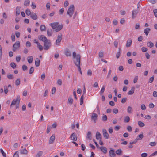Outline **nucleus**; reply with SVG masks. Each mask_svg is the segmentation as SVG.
Returning <instances> with one entry per match:
<instances>
[{"label": "nucleus", "instance_id": "58", "mask_svg": "<svg viewBox=\"0 0 157 157\" xmlns=\"http://www.w3.org/2000/svg\"><path fill=\"white\" fill-rule=\"evenodd\" d=\"M141 108L143 110H144L146 109V106L144 104H142L141 106Z\"/></svg>", "mask_w": 157, "mask_h": 157}, {"label": "nucleus", "instance_id": "18", "mask_svg": "<svg viewBox=\"0 0 157 157\" xmlns=\"http://www.w3.org/2000/svg\"><path fill=\"white\" fill-rule=\"evenodd\" d=\"M64 54L67 56H71V52L67 49L65 50Z\"/></svg>", "mask_w": 157, "mask_h": 157}, {"label": "nucleus", "instance_id": "54", "mask_svg": "<svg viewBox=\"0 0 157 157\" xmlns=\"http://www.w3.org/2000/svg\"><path fill=\"white\" fill-rule=\"evenodd\" d=\"M138 79V77L137 76H136L135 78H134V80H133V82L134 83H136L137 82Z\"/></svg>", "mask_w": 157, "mask_h": 157}, {"label": "nucleus", "instance_id": "43", "mask_svg": "<svg viewBox=\"0 0 157 157\" xmlns=\"http://www.w3.org/2000/svg\"><path fill=\"white\" fill-rule=\"evenodd\" d=\"M73 100L72 98L69 97L68 99V103L71 104H72Z\"/></svg>", "mask_w": 157, "mask_h": 157}, {"label": "nucleus", "instance_id": "30", "mask_svg": "<svg viewBox=\"0 0 157 157\" xmlns=\"http://www.w3.org/2000/svg\"><path fill=\"white\" fill-rule=\"evenodd\" d=\"M147 45L148 47L150 48L153 47L154 46V44L151 42H147Z\"/></svg>", "mask_w": 157, "mask_h": 157}, {"label": "nucleus", "instance_id": "61", "mask_svg": "<svg viewBox=\"0 0 157 157\" xmlns=\"http://www.w3.org/2000/svg\"><path fill=\"white\" fill-rule=\"evenodd\" d=\"M45 77V73H43L42 74L41 76V78L42 80H44Z\"/></svg>", "mask_w": 157, "mask_h": 157}, {"label": "nucleus", "instance_id": "11", "mask_svg": "<svg viewBox=\"0 0 157 157\" xmlns=\"http://www.w3.org/2000/svg\"><path fill=\"white\" fill-rule=\"evenodd\" d=\"M109 155L110 157H115L116 154L114 150L111 149L109 151Z\"/></svg>", "mask_w": 157, "mask_h": 157}, {"label": "nucleus", "instance_id": "28", "mask_svg": "<svg viewBox=\"0 0 157 157\" xmlns=\"http://www.w3.org/2000/svg\"><path fill=\"white\" fill-rule=\"evenodd\" d=\"M135 90V87H132L131 90L129 91L128 93V95H132V94L134 92Z\"/></svg>", "mask_w": 157, "mask_h": 157}, {"label": "nucleus", "instance_id": "63", "mask_svg": "<svg viewBox=\"0 0 157 157\" xmlns=\"http://www.w3.org/2000/svg\"><path fill=\"white\" fill-rule=\"evenodd\" d=\"M15 35H16V37L17 38H18L20 36V33L19 32H15Z\"/></svg>", "mask_w": 157, "mask_h": 157}, {"label": "nucleus", "instance_id": "39", "mask_svg": "<svg viewBox=\"0 0 157 157\" xmlns=\"http://www.w3.org/2000/svg\"><path fill=\"white\" fill-rule=\"evenodd\" d=\"M130 117H129L127 116L125 117L124 119V122H128L130 121Z\"/></svg>", "mask_w": 157, "mask_h": 157}, {"label": "nucleus", "instance_id": "31", "mask_svg": "<svg viewBox=\"0 0 157 157\" xmlns=\"http://www.w3.org/2000/svg\"><path fill=\"white\" fill-rule=\"evenodd\" d=\"M7 76L8 78L9 79H13L14 78V77L13 75L10 74H8Z\"/></svg>", "mask_w": 157, "mask_h": 157}, {"label": "nucleus", "instance_id": "64", "mask_svg": "<svg viewBox=\"0 0 157 157\" xmlns=\"http://www.w3.org/2000/svg\"><path fill=\"white\" fill-rule=\"evenodd\" d=\"M155 16L157 17V9H155L153 11Z\"/></svg>", "mask_w": 157, "mask_h": 157}, {"label": "nucleus", "instance_id": "59", "mask_svg": "<svg viewBox=\"0 0 157 157\" xmlns=\"http://www.w3.org/2000/svg\"><path fill=\"white\" fill-rule=\"evenodd\" d=\"M68 4H69L67 0L65 1L64 2V7H67L68 6Z\"/></svg>", "mask_w": 157, "mask_h": 157}, {"label": "nucleus", "instance_id": "49", "mask_svg": "<svg viewBox=\"0 0 157 157\" xmlns=\"http://www.w3.org/2000/svg\"><path fill=\"white\" fill-rule=\"evenodd\" d=\"M154 79V76H153L149 78L148 82L149 83H151L153 81Z\"/></svg>", "mask_w": 157, "mask_h": 157}, {"label": "nucleus", "instance_id": "7", "mask_svg": "<svg viewBox=\"0 0 157 157\" xmlns=\"http://www.w3.org/2000/svg\"><path fill=\"white\" fill-rule=\"evenodd\" d=\"M38 38L40 40L44 42L47 41L48 40L47 38L43 35H39L38 36Z\"/></svg>", "mask_w": 157, "mask_h": 157}, {"label": "nucleus", "instance_id": "33", "mask_svg": "<svg viewBox=\"0 0 157 157\" xmlns=\"http://www.w3.org/2000/svg\"><path fill=\"white\" fill-rule=\"evenodd\" d=\"M30 1L29 0H25L24 2V5L25 6H28L30 4Z\"/></svg>", "mask_w": 157, "mask_h": 157}, {"label": "nucleus", "instance_id": "1", "mask_svg": "<svg viewBox=\"0 0 157 157\" xmlns=\"http://www.w3.org/2000/svg\"><path fill=\"white\" fill-rule=\"evenodd\" d=\"M50 26L56 32H58L62 29L63 25L62 24L59 25L58 22H55L50 24Z\"/></svg>", "mask_w": 157, "mask_h": 157}, {"label": "nucleus", "instance_id": "26", "mask_svg": "<svg viewBox=\"0 0 157 157\" xmlns=\"http://www.w3.org/2000/svg\"><path fill=\"white\" fill-rule=\"evenodd\" d=\"M35 65L36 67H38L40 65V60L39 59L37 58L35 60Z\"/></svg>", "mask_w": 157, "mask_h": 157}, {"label": "nucleus", "instance_id": "48", "mask_svg": "<svg viewBox=\"0 0 157 157\" xmlns=\"http://www.w3.org/2000/svg\"><path fill=\"white\" fill-rule=\"evenodd\" d=\"M64 10V9L63 8H62L61 9H60L59 11V14H63Z\"/></svg>", "mask_w": 157, "mask_h": 157}, {"label": "nucleus", "instance_id": "24", "mask_svg": "<svg viewBox=\"0 0 157 157\" xmlns=\"http://www.w3.org/2000/svg\"><path fill=\"white\" fill-rule=\"evenodd\" d=\"M150 30L151 29L149 28H147L144 29V32L146 36H147Z\"/></svg>", "mask_w": 157, "mask_h": 157}, {"label": "nucleus", "instance_id": "21", "mask_svg": "<svg viewBox=\"0 0 157 157\" xmlns=\"http://www.w3.org/2000/svg\"><path fill=\"white\" fill-rule=\"evenodd\" d=\"M95 137L97 140L101 139V135L98 132H96Z\"/></svg>", "mask_w": 157, "mask_h": 157}, {"label": "nucleus", "instance_id": "42", "mask_svg": "<svg viewBox=\"0 0 157 157\" xmlns=\"http://www.w3.org/2000/svg\"><path fill=\"white\" fill-rule=\"evenodd\" d=\"M122 153V151L121 149H119L116 151V154L117 155H120Z\"/></svg>", "mask_w": 157, "mask_h": 157}, {"label": "nucleus", "instance_id": "32", "mask_svg": "<svg viewBox=\"0 0 157 157\" xmlns=\"http://www.w3.org/2000/svg\"><path fill=\"white\" fill-rule=\"evenodd\" d=\"M133 109L132 107L128 106L127 108V112L129 113H132Z\"/></svg>", "mask_w": 157, "mask_h": 157}, {"label": "nucleus", "instance_id": "22", "mask_svg": "<svg viewBox=\"0 0 157 157\" xmlns=\"http://www.w3.org/2000/svg\"><path fill=\"white\" fill-rule=\"evenodd\" d=\"M52 31L51 29H49L47 30V35L49 36H51L52 34Z\"/></svg>", "mask_w": 157, "mask_h": 157}, {"label": "nucleus", "instance_id": "13", "mask_svg": "<svg viewBox=\"0 0 157 157\" xmlns=\"http://www.w3.org/2000/svg\"><path fill=\"white\" fill-rule=\"evenodd\" d=\"M55 139V136L54 135H52L51 136L49 139V144H51L53 143Z\"/></svg>", "mask_w": 157, "mask_h": 157}, {"label": "nucleus", "instance_id": "62", "mask_svg": "<svg viewBox=\"0 0 157 157\" xmlns=\"http://www.w3.org/2000/svg\"><path fill=\"white\" fill-rule=\"evenodd\" d=\"M113 112L114 114H117L118 113V110L117 109L114 108L113 109Z\"/></svg>", "mask_w": 157, "mask_h": 157}, {"label": "nucleus", "instance_id": "16", "mask_svg": "<svg viewBox=\"0 0 157 157\" xmlns=\"http://www.w3.org/2000/svg\"><path fill=\"white\" fill-rule=\"evenodd\" d=\"M138 10H133L132 11V18H135L136 17V16L137 14V13H138Z\"/></svg>", "mask_w": 157, "mask_h": 157}, {"label": "nucleus", "instance_id": "46", "mask_svg": "<svg viewBox=\"0 0 157 157\" xmlns=\"http://www.w3.org/2000/svg\"><path fill=\"white\" fill-rule=\"evenodd\" d=\"M83 103V95L81 96L80 99V105H82Z\"/></svg>", "mask_w": 157, "mask_h": 157}, {"label": "nucleus", "instance_id": "38", "mask_svg": "<svg viewBox=\"0 0 157 157\" xmlns=\"http://www.w3.org/2000/svg\"><path fill=\"white\" fill-rule=\"evenodd\" d=\"M138 124L140 127H144L145 124L144 123L141 121H139L138 122Z\"/></svg>", "mask_w": 157, "mask_h": 157}, {"label": "nucleus", "instance_id": "19", "mask_svg": "<svg viewBox=\"0 0 157 157\" xmlns=\"http://www.w3.org/2000/svg\"><path fill=\"white\" fill-rule=\"evenodd\" d=\"M27 60L29 63H31L33 60V57L32 56H28L27 58Z\"/></svg>", "mask_w": 157, "mask_h": 157}, {"label": "nucleus", "instance_id": "20", "mask_svg": "<svg viewBox=\"0 0 157 157\" xmlns=\"http://www.w3.org/2000/svg\"><path fill=\"white\" fill-rule=\"evenodd\" d=\"M18 101L17 100V97L16 99H14L12 101L10 105V107H12L13 105L17 104V102Z\"/></svg>", "mask_w": 157, "mask_h": 157}, {"label": "nucleus", "instance_id": "17", "mask_svg": "<svg viewBox=\"0 0 157 157\" xmlns=\"http://www.w3.org/2000/svg\"><path fill=\"white\" fill-rule=\"evenodd\" d=\"M20 152L21 154L26 155L28 153V151L25 148L20 150Z\"/></svg>", "mask_w": 157, "mask_h": 157}, {"label": "nucleus", "instance_id": "3", "mask_svg": "<svg viewBox=\"0 0 157 157\" xmlns=\"http://www.w3.org/2000/svg\"><path fill=\"white\" fill-rule=\"evenodd\" d=\"M75 7L73 5H71L68 9L67 14L70 17H71L73 14Z\"/></svg>", "mask_w": 157, "mask_h": 157}, {"label": "nucleus", "instance_id": "27", "mask_svg": "<svg viewBox=\"0 0 157 157\" xmlns=\"http://www.w3.org/2000/svg\"><path fill=\"white\" fill-rule=\"evenodd\" d=\"M17 100L18 101L17 102V104H16V109H17L19 107V105L20 103V98L19 96H17Z\"/></svg>", "mask_w": 157, "mask_h": 157}, {"label": "nucleus", "instance_id": "35", "mask_svg": "<svg viewBox=\"0 0 157 157\" xmlns=\"http://www.w3.org/2000/svg\"><path fill=\"white\" fill-rule=\"evenodd\" d=\"M25 13L28 16L31 15L32 13L30 10L29 9H27L26 10Z\"/></svg>", "mask_w": 157, "mask_h": 157}, {"label": "nucleus", "instance_id": "37", "mask_svg": "<svg viewBox=\"0 0 157 157\" xmlns=\"http://www.w3.org/2000/svg\"><path fill=\"white\" fill-rule=\"evenodd\" d=\"M138 140H139V139H138L137 137L136 139H135L133 141L130 142L129 143L130 144V145H132L134 144H135L137 142V141Z\"/></svg>", "mask_w": 157, "mask_h": 157}, {"label": "nucleus", "instance_id": "50", "mask_svg": "<svg viewBox=\"0 0 157 157\" xmlns=\"http://www.w3.org/2000/svg\"><path fill=\"white\" fill-rule=\"evenodd\" d=\"M1 153L4 157H6V153L4 152L2 149L1 148L0 149Z\"/></svg>", "mask_w": 157, "mask_h": 157}, {"label": "nucleus", "instance_id": "60", "mask_svg": "<svg viewBox=\"0 0 157 157\" xmlns=\"http://www.w3.org/2000/svg\"><path fill=\"white\" fill-rule=\"evenodd\" d=\"M141 50L143 52H145L148 50V49L147 48L145 47H142L141 48Z\"/></svg>", "mask_w": 157, "mask_h": 157}, {"label": "nucleus", "instance_id": "12", "mask_svg": "<svg viewBox=\"0 0 157 157\" xmlns=\"http://www.w3.org/2000/svg\"><path fill=\"white\" fill-rule=\"evenodd\" d=\"M132 40L131 38L128 39L127 41L126 46L127 47H130L132 44Z\"/></svg>", "mask_w": 157, "mask_h": 157}, {"label": "nucleus", "instance_id": "10", "mask_svg": "<svg viewBox=\"0 0 157 157\" xmlns=\"http://www.w3.org/2000/svg\"><path fill=\"white\" fill-rule=\"evenodd\" d=\"M70 138L72 140L76 141L77 139L76 134L75 133H73L70 136Z\"/></svg>", "mask_w": 157, "mask_h": 157}, {"label": "nucleus", "instance_id": "5", "mask_svg": "<svg viewBox=\"0 0 157 157\" xmlns=\"http://www.w3.org/2000/svg\"><path fill=\"white\" fill-rule=\"evenodd\" d=\"M62 34L61 33L58 34L57 39L56 41L55 44L57 46H59L62 39Z\"/></svg>", "mask_w": 157, "mask_h": 157}, {"label": "nucleus", "instance_id": "55", "mask_svg": "<svg viewBox=\"0 0 157 157\" xmlns=\"http://www.w3.org/2000/svg\"><path fill=\"white\" fill-rule=\"evenodd\" d=\"M18 151H17L13 155V157H19V155L18 154Z\"/></svg>", "mask_w": 157, "mask_h": 157}, {"label": "nucleus", "instance_id": "44", "mask_svg": "<svg viewBox=\"0 0 157 157\" xmlns=\"http://www.w3.org/2000/svg\"><path fill=\"white\" fill-rule=\"evenodd\" d=\"M2 47L1 45H0V61L2 59Z\"/></svg>", "mask_w": 157, "mask_h": 157}, {"label": "nucleus", "instance_id": "41", "mask_svg": "<svg viewBox=\"0 0 157 157\" xmlns=\"http://www.w3.org/2000/svg\"><path fill=\"white\" fill-rule=\"evenodd\" d=\"M105 86H103L100 92V94L101 95L102 94L104 93V92L105 91Z\"/></svg>", "mask_w": 157, "mask_h": 157}, {"label": "nucleus", "instance_id": "9", "mask_svg": "<svg viewBox=\"0 0 157 157\" xmlns=\"http://www.w3.org/2000/svg\"><path fill=\"white\" fill-rule=\"evenodd\" d=\"M98 115L95 113H92L91 116V119L94 121V122L95 123L96 122Z\"/></svg>", "mask_w": 157, "mask_h": 157}, {"label": "nucleus", "instance_id": "25", "mask_svg": "<svg viewBox=\"0 0 157 157\" xmlns=\"http://www.w3.org/2000/svg\"><path fill=\"white\" fill-rule=\"evenodd\" d=\"M86 138L89 140L92 139L91 133L90 131H89L87 134Z\"/></svg>", "mask_w": 157, "mask_h": 157}, {"label": "nucleus", "instance_id": "14", "mask_svg": "<svg viewBox=\"0 0 157 157\" xmlns=\"http://www.w3.org/2000/svg\"><path fill=\"white\" fill-rule=\"evenodd\" d=\"M20 7L17 6L16 8V16L17 17L20 14L21 11L20 10Z\"/></svg>", "mask_w": 157, "mask_h": 157}, {"label": "nucleus", "instance_id": "52", "mask_svg": "<svg viewBox=\"0 0 157 157\" xmlns=\"http://www.w3.org/2000/svg\"><path fill=\"white\" fill-rule=\"evenodd\" d=\"M4 93L5 94H7L8 92V90L7 89V86H4Z\"/></svg>", "mask_w": 157, "mask_h": 157}, {"label": "nucleus", "instance_id": "8", "mask_svg": "<svg viewBox=\"0 0 157 157\" xmlns=\"http://www.w3.org/2000/svg\"><path fill=\"white\" fill-rule=\"evenodd\" d=\"M102 132L104 137L106 139H108L109 138V135L106 129H102Z\"/></svg>", "mask_w": 157, "mask_h": 157}, {"label": "nucleus", "instance_id": "53", "mask_svg": "<svg viewBox=\"0 0 157 157\" xmlns=\"http://www.w3.org/2000/svg\"><path fill=\"white\" fill-rule=\"evenodd\" d=\"M156 144V143L155 142H151L149 143V145L151 146H155Z\"/></svg>", "mask_w": 157, "mask_h": 157}, {"label": "nucleus", "instance_id": "6", "mask_svg": "<svg viewBox=\"0 0 157 157\" xmlns=\"http://www.w3.org/2000/svg\"><path fill=\"white\" fill-rule=\"evenodd\" d=\"M20 46V43L19 41H16L13 45V50L15 51L17 49L19 48Z\"/></svg>", "mask_w": 157, "mask_h": 157}, {"label": "nucleus", "instance_id": "29", "mask_svg": "<svg viewBox=\"0 0 157 157\" xmlns=\"http://www.w3.org/2000/svg\"><path fill=\"white\" fill-rule=\"evenodd\" d=\"M36 44L37 45V47L40 51H41L43 49V47L42 46L40 45V44L39 42H37Z\"/></svg>", "mask_w": 157, "mask_h": 157}, {"label": "nucleus", "instance_id": "47", "mask_svg": "<svg viewBox=\"0 0 157 157\" xmlns=\"http://www.w3.org/2000/svg\"><path fill=\"white\" fill-rule=\"evenodd\" d=\"M11 67L13 69L15 68L16 67V65L15 63L12 62L10 64Z\"/></svg>", "mask_w": 157, "mask_h": 157}, {"label": "nucleus", "instance_id": "34", "mask_svg": "<svg viewBox=\"0 0 157 157\" xmlns=\"http://www.w3.org/2000/svg\"><path fill=\"white\" fill-rule=\"evenodd\" d=\"M46 29V27L44 25H40V29L42 31H43L45 30Z\"/></svg>", "mask_w": 157, "mask_h": 157}, {"label": "nucleus", "instance_id": "56", "mask_svg": "<svg viewBox=\"0 0 157 157\" xmlns=\"http://www.w3.org/2000/svg\"><path fill=\"white\" fill-rule=\"evenodd\" d=\"M57 84L59 86H61L62 84V81L61 79H59L57 81Z\"/></svg>", "mask_w": 157, "mask_h": 157}, {"label": "nucleus", "instance_id": "2", "mask_svg": "<svg viewBox=\"0 0 157 157\" xmlns=\"http://www.w3.org/2000/svg\"><path fill=\"white\" fill-rule=\"evenodd\" d=\"M73 57L74 59H75L74 62L76 65L80 64V59L81 56L79 54H76L75 52H73L72 53Z\"/></svg>", "mask_w": 157, "mask_h": 157}, {"label": "nucleus", "instance_id": "57", "mask_svg": "<svg viewBox=\"0 0 157 157\" xmlns=\"http://www.w3.org/2000/svg\"><path fill=\"white\" fill-rule=\"evenodd\" d=\"M34 69L33 67H32L30 68L29 70V73L30 74H32L34 71Z\"/></svg>", "mask_w": 157, "mask_h": 157}, {"label": "nucleus", "instance_id": "40", "mask_svg": "<svg viewBox=\"0 0 157 157\" xmlns=\"http://www.w3.org/2000/svg\"><path fill=\"white\" fill-rule=\"evenodd\" d=\"M15 84L16 86H18L20 84V81L19 78L17 79L15 81Z\"/></svg>", "mask_w": 157, "mask_h": 157}, {"label": "nucleus", "instance_id": "23", "mask_svg": "<svg viewBox=\"0 0 157 157\" xmlns=\"http://www.w3.org/2000/svg\"><path fill=\"white\" fill-rule=\"evenodd\" d=\"M100 150L103 152L104 154H105L107 152V149L105 147L101 146L100 147Z\"/></svg>", "mask_w": 157, "mask_h": 157}, {"label": "nucleus", "instance_id": "4", "mask_svg": "<svg viewBox=\"0 0 157 157\" xmlns=\"http://www.w3.org/2000/svg\"><path fill=\"white\" fill-rule=\"evenodd\" d=\"M51 46V43L50 40H47L44 42V50H47Z\"/></svg>", "mask_w": 157, "mask_h": 157}, {"label": "nucleus", "instance_id": "36", "mask_svg": "<svg viewBox=\"0 0 157 157\" xmlns=\"http://www.w3.org/2000/svg\"><path fill=\"white\" fill-rule=\"evenodd\" d=\"M43 152L42 151L38 152L36 155V157H40L43 154Z\"/></svg>", "mask_w": 157, "mask_h": 157}, {"label": "nucleus", "instance_id": "51", "mask_svg": "<svg viewBox=\"0 0 157 157\" xmlns=\"http://www.w3.org/2000/svg\"><path fill=\"white\" fill-rule=\"evenodd\" d=\"M21 56H17L16 57V61L17 62H19L21 59Z\"/></svg>", "mask_w": 157, "mask_h": 157}, {"label": "nucleus", "instance_id": "15", "mask_svg": "<svg viewBox=\"0 0 157 157\" xmlns=\"http://www.w3.org/2000/svg\"><path fill=\"white\" fill-rule=\"evenodd\" d=\"M31 17L34 20H36L37 19V15L33 12H32L30 15Z\"/></svg>", "mask_w": 157, "mask_h": 157}, {"label": "nucleus", "instance_id": "45", "mask_svg": "<svg viewBox=\"0 0 157 157\" xmlns=\"http://www.w3.org/2000/svg\"><path fill=\"white\" fill-rule=\"evenodd\" d=\"M102 120L103 121H106L107 120V116L106 115H103L102 117Z\"/></svg>", "mask_w": 157, "mask_h": 157}]
</instances>
